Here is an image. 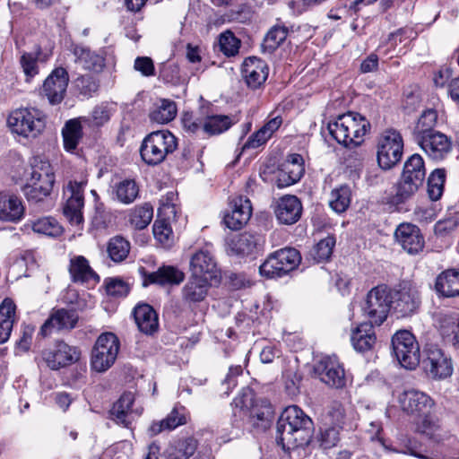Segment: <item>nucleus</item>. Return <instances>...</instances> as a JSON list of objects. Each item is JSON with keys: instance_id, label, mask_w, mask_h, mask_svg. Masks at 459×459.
Returning a JSON list of instances; mask_svg holds the SVG:
<instances>
[{"instance_id": "obj_40", "label": "nucleus", "mask_w": 459, "mask_h": 459, "mask_svg": "<svg viewBox=\"0 0 459 459\" xmlns=\"http://www.w3.org/2000/svg\"><path fill=\"white\" fill-rule=\"evenodd\" d=\"M305 172L304 165L282 164L276 175V185L283 188L297 183Z\"/></svg>"}, {"instance_id": "obj_31", "label": "nucleus", "mask_w": 459, "mask_h": 459, "mask_svg": "<svg viewBox=\"0 0 459 459\" xmlns=\"http://www.w3.org/2000/svg\"><path fill=\"white\" fill-rule=\"evenodd\" d=\"M351 342L357 351L366 352L370 351L377 342L373 323H361L359 325L352 330Z\"/></svg>"}, {"instance_id": "obj_34", "label": "nucleus", "mask_w": 459, "mask_h": 459, "mask_svg": "<svg viewBox=\"0 0 459 459\" xmlns=\"http://www.w3.org/2000/svg\"><path fill=\"white\" fill-rule=\"evenodd\" d=\"M394 189L395 193L385 198V204L392 211L398 210L400 205L411 199L418 192L420 186L401 178L395 184Z\"/></svg>"}, {"instance_id": "obj_18", "label": "nucleus", "mask_w": 459, "mask_h": 459, "mask_svg": "<svg viewBox=\"0 0 459 459\" xmlns=\"http://www.w3.org/2000/svg\"><path fill=\"white\" fill-rule=\"evenodd\" d=\"M397 400L401 409L408 414H426L434 405L429 395L416 389L403 391Z\"/></svg>"}, {"instance_id": "obj_54", "label": "nucleus", "mask_w": 459, "mask_h": 459, "mask_svg": "<svg viewBox=\"0 0 459 459\" xmlns=\"http://www.w3.org/2000/svg\"><path fill=\"white\" fill-rule=\"evenodd\" d=\"M440 333L445 338H450L453 344L459 348V317L444 316L440 322Z\"/></svg>"}, {"instance_id": "obj_45", "label": "nucleus", "mask_w": 459, "mask_h": 459, "mask_svg": "<svg viewBox=\"0 0 459 459\" xmlns=\"http://www.w3.org/2000/svg\"><path fill=\"white\" fill-rule=\"evenodd\" d=\"M446 173L444 169H436L428 178V195L430 200L437 201L444 192Z\"/></svg>"}, {"instance_id": "obj_35", "label": "nucleus", "mask_w": 459, "mask_h": 459, "mask_svg": "<svg viewBox=\"0 0 459 459\" xmlns=\"http://www.w3.org/2000/svg\"><path fill=\"white\" fill-rule=\"evenodd\" d=\"M185 274L179 269L167 265L158 269V271L149 273L145 276L143 285L148 283L164 284H179L183 281Z\"/></svg>"}, {"instance_id": "obj_7", "label": "nucleus", "mask_w": 459, "mask_h": 459, "mask_svg": "<svg viewBox=\"0 0 459 459\" xmlns=\"http://www.w3.org/2000/svg\"><path fill=\"white\" fill-rule=\"evenodd\" d=\"M394 353L406 369H415L420 361V346L415 336L407 330L397 331L392 338Z\"/></svg>"}, {"instance_id": "obj_4", "label": "nucleus", "mask_w": 459, "mask_h": 459, "mask_svg": "<svg viewBox=\"0 0 459 459\" xmlns=\"http://www.w3.org/2000/svg\"><path fill=\"white\" fill-rule=\"evenodd\" d=\"M7 122L13 133L27 139H35L46 126L44 113L34 108L13 110L9 115Z\"/></svg>"}, {"instance_id": "obj_52", "label": "nucleus", "mask_w": 459, "mask_h": 459, "mask_svg": "<svg viewBox=\"0 0 459 459\" xmlns=\"http://www.w3.org/2000/svg\"><path fill=\"white\" fill-rule=\"evenodd\" d=\"M282 123V119L280 116H277L270 119L265 125H264L258 131L252 134L247 143H265L278 130Z\"/></svg>"}, {"instance_id": "obj_33", "label": "nucleus", "mask_w": 459, "mask_h": 459, "mask_svg": "<svg viewBox=\"0 0 459 459\" xmlns=\"http://www.w3.org/2000/svg\"><path fill=\"white\" fill-rule=\"evenodd\" d=\"M134 317L138 328L146 334H152L159 326L158 316L148 304H140L134 310Z\"/></svg>"}, {"instance_id": "obj_25", "label": "nucleus", "mask_w": 459, "mask_h": 459, "mask_svg": "<svg viewBox=\"0 0 459 459\" xmlns=\"http://www.w3.org/2000/svg\"><path fill=\"white\" fill-rule=\"evenodd\" d=\"M302 212V204L295 195H284L279 199L275 209L277 220L281 224L297 222Z\"/></svg>"}, {"instance_id": "obj_14", "label": "nucleus", "mask_w": 459, "mask_h": 459, "mask_svg": "<svg viewBox=\"0 0 459 459\" xmlns=\"http://www.w3.org/2000/svg\"><path fill=\"white\" fill-rule=\"evenodd\" d=\"M42 359L52 370L69 366L77 362L81 356L80 350L64 341H57L52 347L42 351Z\"/></svg>"}, {"instance_id": "obj_11", "label": "nucleus", "mask_w": 459, "mask_h": 459, "mask_svg": "<svg viewBox=\"0 0 459 459\" xmlns=\"http://www.w3.org/2000/svg\"><path fill=\"white\" fill-rule=\"evenodd\" d=\"M417 431L426 436L436 444L446 441L450 447L448 455H444L445 459H459V440L443 429L438 421L429 416H426L417 426Z\"/></svg>"}, {"instance_id": "obj_8", "label": "nucleus", "mask_w": 459, "mask_h": 459, "mask_svg": "<svg viewBox=\"0 0 459 459\" xmlns=\"http://www.w3.org/2000/svg\"><path fill=\"white\" fill-rule=\"evenodd\" d=\"M391 306L389 289L385 285H377L367 294L362 310L371 323L380 325L386 319Z\"/></svg>"}, {"instance_id": "obj_47", "label": "nucleus", "mask_w": 459, "mask_h": 459, "mask_svg": "<svg viewBox=\"0 0 459 459\" xmlns=\"http://www.w3.org/2000/svg\"><path fill=\"white\" fill-rule=\"evenodd\" d=\"M152 217L153 208L150 204L145 203L134 207L130 213L129 221L135 229L143 230L150 224Z\"/></svg>"}, {"instance_id": "obj_55", "label": "nucleus", "mask_w": 459, "mask_h": 459, "mask_svg": "<svg viewBox=\"0 0 459 459\" xmlns=\"http://www.w3.org/2000/svg\"><path fill=\"white\" fill-rule=\"evenodd\" d=\"M340 429L338 427H333L328 423H323V427L317 435V442L323 449H330L335 446L340 440Z\"/></svg>"}, {"instance_id": "obj_42", "label": "nucleus", "mask_w": 459, "mask_h": 459, "mask_svg": "<svg viewBox=\"0 0 459 459\" xmlns=\"http://www.w3.org/2000/svg\"><path fill=\"white\" fill-rule=\"evenodd\" d=\"M177 145H167L160 148L158 145H141L140 154L143 160L148 165H157L163 161L166 155L172 152Z\"/></svg>"}, {"instance_id": "obj_17", "label": "nucleus", "mask_w": 459, "mask_h": 459, "mask_svg": "<svg viewBox=\"0 0 459 459\" xmlns=\"http://www.w3.org/2000/svg\"><path fill=\"white\" fill-rule=\"evenodd\" d=\"M252 215L250 200L243 195L234 196L230 201V211L225 214L223 221L229 229L238 230L247 223Z\"/></svg>"}, {"instance_id": "obj_49", "label": "nucleus", "mask_w": 459, "mask_h": 459, "mask_svg": "<svg viewBox=\"0 0 459 459\" xmlns=\"http://www.w3.org/2000/svg\"><path fill=\"white\" fill-rule=\"evenodd\" d=\"M31 228L36 233L50 237L60 236L63 231L61 225L52 217H43L32 221Z\"/></svg>"}, {"instance_id": "obj_30", "label": "nucleus", "mask_w": 459, "mask_h": 459, "mask_svg": "<svg viewBox=\"0 0 459 459\" xmlns=\"http://www.w3.org/2000/svg\"><path fill=\"white\" fill-rule=\"evenodd\" d=\"M198 441L193 437L171 441L163 452L166 459H189L195 453Z\"/></svg>"}, {"instance_id": "obj_9", "label": "nucleus", "mask_w": 459, "mask_h": 459, "mask_svg": "<svg viewBox=\"0 0 459 459\" xmlns=\"http://www.w3.org/2000/svg\"><path fill=\"white\" fill-rule=\"evenodd\" d=\"M86 184V178H82L80 181L70 180L64 188V195L67 197L63 209L64 215L72 225L79 226L83 221V191Z\"/></svg>"}, {"instance_id": "obj_26", "label": "nucleus", "mask_w": 459, "mask_h": 459, "mask_svg": "<svg viewBox=\"0 0 459 459\" xmlns=\"http://www.w3.org/2000/svg\"><path fill=\"white\" fill-rule=\"evenodd\" d=\"M212 283V281L191 274L182 288V299L187 304L202 302L206 298Z\"/></svg>"}, {"instance_id": "obj_21", "label": "nucleus", "mask_w": 459, "mask_h": 459, "mask_svg": "<svg viewBox=\"0 0 459 459\" xmlns=\"http://www.w3.org/2000/svg\"><path fill=\"white\" fill-rule=\"evenodd\" d=\"M71 51L74 57V64L78 68L94 74H100L103 71L106 65L103 55L82 45H74Z\"/></svg>"}, {"instance_id": "obj_2", "label": "nucleus", "mask_w": 459, "mask_h": 459, "mask_svg": "<svg viewBox=\"0 0 459 459\" xmlns=\"http://www.w3.org/2000/svg\"><path fill=\"white\" fill-rule=\"evenodd\" d=\"M26 175V184L22 191L29 201L39 202L50 194L55 175L48 160L33 157Z\"/></svg>"}, {"instance_id": "obj_29", "label": "nucleus", "mask_w": 459, "mask_h": 459, "mask_svg": "<svg viewBox=\"0 0 459 459\" xmlns=\"http://www.w3.org/2000/svg\"><path fill=\"white\" fill-rule=\"evenodd\" d=\"M23 215L24 206L18 196L0 193V221L16 223Z\"/></svg>"}, {"instance_id": "obj_62", "label": "nucleus", "mask_w": 459, "mask_h": 459, "mask_svg": "<svg viewBox=\"0 0 459 459\" xmlns=\"http://www.w3.org/2000/svg\"><path fill=\"white\" fill-rule=\"evenodd\" d=\"M344 419V409L342 405L339 403H333L325 416L323 423H328V425L333 427H338V429H342V425L343 423Z\"/></svg>"}, {"instance_id": "obj_57", "label": "nucleus", "mask_w": 459, "mask_h": 459, "mask_svg": "<svg viewBox=\"0 0 459 459\" xmlns=\"http://www.w3.org/2000/svg\"><path fill=\"white\" fill-rule=\"evenodd\" d=\"M334 246L335 238L329 235L314 247L311 255L318 263L326 261L330 258Z\"/></svg>"}, {"instance_id": "obj_48", "label": "nucleus", "mask_w": 459, "mask_h": 459, "mask_svg": "<svg viewBox=\"0 0 459 459\" xmlns=\"http://www.w3.org/2000/svg\"><path fill=\"white\" fill-rule=\"evenodd\" d=\"M175 220H167L165 217H160L155 221L153 224V235L157 241L164 247H170L174 241L173 231L170 222Z\"/></svg>"}, {"instance_id": "obj_15", "label": "nucleus", "mask_w": 459, "mask_h": 459, "mask_svg": "<svg viewBox=\"0 0 459 459\" xmlns=\"http://www.w3.org/2000/svg\"><path fill=\"white\" fill-rule=\"evenodd\" d=\"M425 372L435 379H443L452 375L451 359L436 345H428L422 360Z\"/></svg>"}, {"instance_id": "obj_6", "label": "nucleus", "mask_w": 459, "mask_h": 459, "mask_svg": "<svg viewBox=\"0 0 459 459\" xmlns=\"http://www.w3.org/2000/svg\"><path fill=\"white\" fill-rule=\"evenodd\" d=\"M119 349V340L113 333H101L91 351V368L98 373L106 372L115 363Z\"/></svg>"}, {"instance_id": "obj_28", "label": "nucleus", "mask_w": 459, "mask_h": 459, "mask_svg": "<svg viewBox=\"0 0 459 459\" xmlns=\"http://www.w3.org/2000/svg\"><path fill=\"white\" fill-rule=\"evenodd\" d=\"M188 415L185 407H174L172 411L161 420L152 421L148 429L151 436H156L162 431H171L179 426L187 423Z\"/></svg>"}, {"instance_id": "obj_16", "label": "nucleus", "mask_w": 459, "mask_h": 459, "mask_svg": "<svg viewBox=\"0 0 459 459\" xmlns=\"http://www.w3.org/2000/svg\"><path fill=\"white\" fill-rule=\"evenodd\" d=\"M79 321V316L74 309H53L49 317L41 325L39 333L47 337L53 331H71Z\"/></svg>"}, {"instance_id": "obj_64", "label": "nucleus", "mask_w": 459, "mask_h": 459, "mask_svg": "<svg viewBox=\"0 0 459 459\" xmlns=\"http://www.w3.org/2000/svg\"><path fill=\"white\" fill-rule=\"evenodd\" d=\"M76 86L82 94L91 96L98 91L99 83L90 75H82L76 80Z\"/></svg>"}, {"instance_id": "obj_56", "label": "nucleus", "mask_w": 459, "mask_h": 459, "mask_svg": "<svg viewBox=\"0 0 459 459\" xmlns=\"http://www.w3.org/2000/svg\"><path fill=\"white\" fill-rule=\"evenodd\" d=\"M178 194L169 191L160 199V206L158 210L160 217H165L167 220H177L178 212L179 211L176 201Z\"/></svg>"}, {"instance_id": "obj_13", "label": "nucleus", "mask_w": 459, "mask_h": 459, "mask_svg": "<svg viewBox=\"0 0 459 459\" xmlns=\"http://www.w3.org/2000/svg\"><path fill=\"white\" fill-rule=\"evenodd\" d=\"M437 118V112L431 108L421 114L413 130V141L416 143H451L446 134L433 129Z\"/></svg>"}, {"instance_id": "obj_50", "label": "nucleus", "mask_w": 459, "mask_h": 459, "mask_svg": "<svg viewBox=\"0 0 459 459\" xmlns=\"http://www.w3.org/2000/svg\"><path fill=\"white\" fill-rule=\"evenodd\" d=\"M176 103L164 99L160 101L156 109L152 111V119L160 124H166L172 121L176 117Z\"/></svg>"}, {"instance_id": "obj_44", "label": "nucleus", "mask_w": 459, "mask_h": 459, "mask_svg": "<svg viewBox=\"0 0 459 459\" xmlns=\"http://www.w3.org/2000/svg\"><path fill=\"white\" fill-rule=\"evenodd\" d=\"M288 32V28L284 25H274L266 33L262 48L268 53L273 52L285 41Z\"/></svg>"}, {"instance_id": "obj_12", "label": "nucleus", "mask_w": 459, "mask_h": 459, "mask_svg": "<svg viewBox=\"0 0 459 459\" xmlns=\"http://www.w3.org/2000/svg\"><path fill=\"white\" fill-rule=\"evenodd\" d=\"M192 275L217 282L221 278V270L212 251L211 246L196 250L190 258Z\"/></svg>"}, {"instance_id": "obj_27", "label": "nucleus", "mask_w": 459, "mask_h": 459, "mask_svg": "<svg viewBox=\"0 0 459 459\" xmlns=\"http://www.w3.org/2000/svg\"><path fill=\"white\" fill-rule=\"evenodd\" d=\"M68 270L74 282L96 284L100 281L99 275L82 255L73 256L70 259Z\"/></svg>"}, {"instance_id": "obj_3", "label": "nucleus", "mask_w": 459, "mask_h": 459, "mask_svg": "<svg viewBox=\"0 0 459 459\" xmlns=\"http://www.w3.org/2000/svg\"><path fill=\"white\" fill-rule=\"evenodd\" d=\"M329 134L337 143H362V137L369 131V122L356 112L339 115L327 126Z\"/></svg>"}, {"instance_id": "obj_63", "label": "nucleus", "mask_w": 459, "mask_h": 459, "mask_svg": "<svg viewBox=\"0 0 459 459\" xmlns=\"http://www.w3.org/2000/svg\"><path fill=\"white\" fill-rule=\"evenodd\" d=\"M142 143H175V137L168 130H158L146 135Z\"/></svg>"}, {"instance_id": "obj_61", "label": "nucleus", "mask_w": 459, "mask_h": 459, "mask_svg": "<svg viewBox=\"0 0 459 459\" xmlns=\"http://www.w3.org/2000/svg\"><path fill=\"white\" fill-rule=\"evenodd\" d=\"M253 424L258 428L266 429L272 422L273 411L270 405H265L262 411L254 408L251 412Z\"/></svg>"}, {"instance_id": "obj_41", "label": "nucleus", "mask_w": 459, "mask_h": 459, "mask_svg": "<svg viewBox=\"0 0 459 459\" xmlns=\"http://www.w3.org/2000/svg\"><path fill=\"white\" fill-rule=\"evenodd\" d=\"M403 145H380L377 151V162L381 169L387 170L402 159Z\"/></svg>"}, {"instance_id": "obj_5", "label": "nucleus", "mask_w": 459, "mask_h": 459, "mask_svg": "<svg viewBox=\"0 0 459 459\" xmlns=\"http://www.w3.org/2000/svg\"><path fill=\"white\" fill-rule=\"evenodd\" d=\"M300 262L301 256L296 248H281L269 255L260 265L259 273L269 279L281 277L296 269Z\"/></svg>"}, {"instance_id": "obj_51", "label": "nucleus", "mask_w": 459, "mask_h": 459, "mask_svg": "<svg viewBox=\"0 0 459 459\" xmlns=\"http://www.w3.org/2000/svg\"><path fill=\"white\" fill-rule=\"evenodd\" d=\"M139 187L134 180L126 179L116 186V195L119 202L129 204L138 196Z\"/></svg>"}, {"instance_id": "obj_53", "label": "nucleus", "mask_w": 459, "mask_h": 459, "mask_svg": "<svg viewBox=\"0 0 459 459\" xmlns=\"http://www.w3.org/2000/svg\"><path fill=\"white\" fill-rule=\"evenodd\" d=\"M395 453L409 455L420 459H430L421 453V445L415 438L403 436L399 438L398 447L392 448Z\"/></svg>"}, {"instance_id": "obj_10", "label": "nucleus", "mask_w": 459, "mask_h": 459, "mask_svg": "<svg viewBox=\"0 0 459 459\" xmlns=\"http://www.w3.org/2000/svg\"><path fill=\"white\" fill-rule=\"evenodd\" d=\"M391 302L393 308L399 316H411L420 307V291L413 283L403 281L391 293Z\"/></svg>"}, {"instance_id": "obj_36", "label": "nucleus", "mask_w": 459, "mask_h": 459, "mask_svg": "<svg viewBox=\"0 0 459 459\" xmlns=\"http://www.w3.org/2000/svg\"><path fill=\"white\" fill-rule=\"evenodd\" d=\"M425 176L423 159L419 154L411 155L404 163L401 178L420 187L425 180Z\"/></svg>"}, {"instance_id": "obj_24", "label": "nucleus", "mask_w": 459, "mask_h": 459, "mask_svg": "<svg viewBox=\"0 0 459 459\" xmlns=\"http://www.w3.org/2000/svg\"><path fill=\"white\" fill-rule=\"evenodd\" d=\"M268 66L257 57L245 59L242 65V74L247 84L253 89L260 87L268 77Z\"/></svg>"}, {"instance_id": "obj_39", "label": "nucleus", "mask_w": 459, "mask_h": 459, "mask_svg": "<svg viewBox=\"0 0 459 459\" xmlns=\"http://www.w3.org/2000/svg\"><path fill=\"white\" fill-rule=\"evenodd\" d=\"M351 202V190L346 185H340L330 192L328 204L330 208L336 213H342L347 211Z\"/></svg>"}, {"instance_id": "obj_23", "label": "nucleus", "mask_w": 459, "mask_h": 459, "mask_svg": "<svg viewBox=\"0 0 459 459\" xmlns=\"http://www.w3.org/2000/svg\"><path fill=\"white\" fill-rule=\"evenodd\" d=\"M263 244V238L257 234L244 232L230 238L226 242V250L231 255H248Z\"/></svg>"}, {"instance_id": "obj_20", "label": "nucleus", "mask_w": 459, "mask_h": 459, "mask_svg": "<svg viewBox=\"0 0 459 459\" xmlns=\"http://www.w3.org/2000/svg\"><path fill=\"white\" fill-rule=\"evenodd\" d=\"M320 379L327 385L342 388L346 384L345 371L336 356L324 358L318 367Z\"/></svg>"}, {"instance_id": "obj_46", "label": "nucleus", "mask_w": 459, "mask_h": 459, "mask_svg": "<svg viewBox=\"0 0 459 459\" xmlns=\"http://www.w3.org/2000/svg\"><path fill=\"white\" fill-rule=\"evenodd\" d=\"M130 251V243L120 236L109 239L107 252L110 259L116 263L124 261Z\"/></svg>"}, {"instance_id": "obj_38", "label": "nucleus", "mask_w": 459, "mask_h": 459, "mask_svg": "<svg viewBox=\"0 0 459 459\" xmlns=\"http://www.w3.org/2000/svg\"><path fill=\"white\" fill-rule=\"evenodd\" d=\"M16 306L13 300L5 299L0 306V344L10 338L15 316Z\"/></svg>"}, {"instance_id": "obj_19", "label": "nucleus", "mask_w": 459, "mask_h": 459, "mask_svg": "<svg viewBox=\"0 0 459 459\" xmlns=\"http://www.w3.org/2000/svg\"><path fill=\"white\" fill-rule=\"evenodd\" d=\"M394 237L398 244L410 255H416L424 247V238L416 225L400 224L395 230Z\"/></svg>"}, {"instance_id": "obj_37", "label": "nucleus", "mask_w": 459, "mask_h": 459, "mask_svg": "<svg viewBox=\"0 0 459 459\" xmlns=\"http://www.w3.org/2000/svg\"><path fill=\"white\" fill-rule=\"evenodd\" d=\"M134 397L130 392L125 393L113 405L111 414L115 420L125 427H129L134 420L132 405Z\"/></svg>"}, {"instance_id": "obj_60", "label": "nucleus", "mask_w": 459, "mask_h": 459, "mask_svg": "<svg viewBox=\"0 0 459 459\" xmlns=\"http://www.w3.org/2000/svg\"><path fill=\"white\" fill-rule=\"evenodd\" d=\"M20 65L29 82L39 73L38 56L32 53L24 52L20 58Z\"/></svg>"}, {"instance_id": "obj_1", "label": "nucleus", "mask_w": 459, "mask_h": 459, "mask_svg": "<svg viewBox=\"0 0 459 459\" xmlns=\"http://www.w3.org/2000/svg\"><path fill=\"white\" fill-rule=\"evenodd\" d=\"M312 425L311 419L298 406L287 407L277 422V443L284 450L307 445L311 437Z\"/></svg>"}, {"instance_id": "obj_22", "label": "nucleus", "mask_w": 459, "mask_h": 459, "mask_svg": "<svg viewBox=\"0 0 459 459\" xmlns=\"http://www.w3.org/2000/svg\"><path fill=\"white\" fill-rule=\"evenodd\" d=\"M68 81V74L63 67L56 68L45 80L43 91L51 104H57L63 100Z\"/></svg>"}, {"instance_id": "obj_32", "label": "nucleus", "mask_w": 459, "mask_h": 459, "mask_svg": "<svg viewBox=\"0 0 459 459\" xmlns=\"http://www.w3.org/2000/svg\"><path fill=\"white\" fill-rule=\"evenodd\" d=\"M435 289L444 297H459V269L451 268L440 273L436 279Z\"/></svg>"}, {"instance_id": "obj_58", "label": "nucleus", "mask_w": 459, "mask_h": 459, "mask_svg": "<svg viewBox=\"0 0 459 459\" xmlns=\"http://www.w3.org/2000/svg\"><path fill=\"white\" fill-rule=\"evenodd\" d=\"M240 41L234 36L231 31H226L221 34L219 45L221 51L228 56H232L238 53Z\"/></svg>"}, {"instance_id": "obj_59", "label": "nucleus", "mask_w": 459, "mask_h": 459, "mask_svg": "<svg viewBox=\"0 0 459 459\" xmlns=\"http://www.w3.org/2000/svg\"><path fill=\"white\" fill-rule=\"evenodd\" d=\"M64 143H78L82 138V126L79 120L67 121L62 130Z\"/></svg>"}, {"instance_id": "obj_43", "label": "nucleus", "mask_w": 459, "mask_h": 459, "mask_svg": "<svg viewBox=\"0 0 459 459\" xmlns=\"http://www.w3.org/2000/svg\"><path fill=\"white\" fill-rule=\"evenodd\" d=\"M234 124L233 117L214 115L206 117L203 125V129L206 134L211 135L220 134L227 131Z\"/></svg>"}]
</instances>
